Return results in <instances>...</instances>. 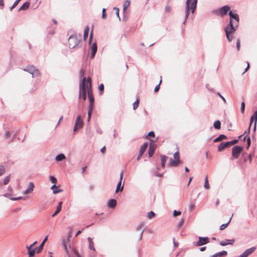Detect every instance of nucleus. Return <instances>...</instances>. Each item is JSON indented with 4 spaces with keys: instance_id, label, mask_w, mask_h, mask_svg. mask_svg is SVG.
<instances>
[{
    "instance_id": "nucleus-54",
    "label": "nucleus",
    "mask_w": 257,
    "mask_h": 257,
    "mask_svg": "<svg viewBox=\"0 0 257 257\" xmlns=\"http://www.w3.org/2000/svg\"><path fill=\"white\" fill-rule=\"evenodd\" d=\"M105 11L106 9L104 8H103L102 11V18L103 19L106 18Z\"/></svg>"
},
{
    "instance_id": "nucleus-31",
    "label": "nucleus",
    "mask_w": 257,
    "mask_h": 257,
    "mask_svg": "<svg viewBox=\"0 0 257 257\" xmlns=\"http://www.w3.org/2000/svg\"><path fill=\"white\" fill-rule=\"evenodd\" d=\"M214 127L215 129L219 130L221 128V123L219 120H216L214 123Z\"/></svg>"
},
{
    "instance_id": "nucleus-58",
    "label": "nucleus",
    "mask_w": 257,
    "mask_h": 257,
    "mask_svg": "<svg viewBox=\"0 0 257 257\" xmlns=\"http://www.w3.org/2000/svg\"><path fill=\"white\" fill-rule=\"evenodd\" d=\"M92 37H93V34H92V31H91L90 34V36H89V42H88V43L89 45H90V44L92 42Z\"/></svg>"
},
{
    "instance_id": "nucleus-60",
    "label": "nucleus",
    "mask_w": 257,
    "mask_h": 257,
    "mask_svg": "<svg viewBox=\"0 0 257 257\" xmlns=\"http://www.w3.org/2000/svg\"><path fill=\"white\" fill-rule=\"evenodd\" d=\"M144 229H143V230H142L140 233V236H139V240H141L142 239V237H143V233H144Z\"/></svg>"
},
{
    "instance_id": "nucleus-57",
    "label": "nucleus",
    "mask_w": 257,
    "mask_h": 257,
    "mask_svg": "<svg viewBox=\"0 0 257 257\" xmlns=\"http://www.w3.org/2000/svg\"><path fill=\"white\" fill-rule=\"evenodd\" d=\"M183 222H184L183 219H181V220L178 222V223L177 224V227L178 228H180V227H181Z\"/></svg>"
},
{
    "instance_id": "nucleus-64",
    "label": "nucleus",
    "mask_w": 257,
    "mask_h": 257,
    "mask_svg": "<svg viewBox=\"0 0 257 257\" xmlns=\"http://www.w3.org/2000/svg\"><path fill=\"white\" fill-rule=\"evenodd\" d=\"M96 132H97V133H98L99 134H102V130L100 127H98L97 128Z\"/></svg>"
},
{
    "instance_id": "nucleus-9",
    "label": "nucleus",
    "mask_w": 257,
    "mask_h": 257,
    "mask_svg": "<svg viewBox=\"0 0 257 257\" xmlns=\"http://www.w3.org/2000/svg\"><path fill=\"white\" fill-rule=\"evenodd\" d=\"M209 242V239L208 237H198V240L196 242L197 246H201Z\"/></svg>"
},
{
    "instance_id": "nucleus-19",
    "label": "nucleus",
    "mask_w": 257,
    "mask_h": 257,
    "mask_svg": "<svg viewBox=\"0 0 257 257\" xmlns=\"http://www.w3.org/2000/svg\"><path fill=\"white\" fill-rule=\"evenodd\" d=\"M230 10V7L228 6H224L219 9V13L222 16L226 15L227 12Z\"/></svg>"
},
{
    "instance_id": "nucleus-20",
    "label": "nucleus",
    "mask_w": 257,
    "mask_h": 257,
    "mask_svg": "<svg viewBox=\"0 0 257 257\" xmlns=\"http://www.w3.org/2000/svg\"><path fill=\"white\" fill-rule=\"evenodd\" d=\"M235 242V239H225V240H223V241H221L220 242V244L221 245V246H225V245H228V244H230V245H232L234 242Z\"/></svg>"
},
{
    "instance_id": "nucleus-51",
    "label": "nucleus",
    "mask_w": 257,
    "mask_h": 257,
    "mask_svg": "<svg viewBox=\"0 0 257 257\" xmlns=\"http://www.w3.org/2000/svg\"><path fill=\"white\" fill-rule=\"evenodd\" d=\"M23 198H24L23 197L20 196V197H11L10 199L12 200H13V201H16V200H20V199H22Z\"/></svg>"
},
{
    "instance_id": "nucleus-56",
    "label": "nucleus",
    "mask_w": 257,
    "mask_h": 257,
    "mask_svg": "<svg viewBox=\"0 0 257 257\" xmlns=\"http://www.w3.org/2000/svg\"><path fill=\"white\" fill-rule=\"evenodd\" d=\"M228 142H229L230 146H231V145H233L237 143L238 142V140H232L231 141H229Z\"/></svg>"
},
{
    "instance_id": "nucleus-24",
    "label": "nucleus",
    "mask_w": 257,
    "mask_h": 257,
    "mask_svg": "<svg viewBox=\"0 0 257 257\" xmlns=\"http://www.w3.org/2000/svg\"><path fill=\"white\" fill-rule=\"evenodd\" d=\"M62 202H59V203L57 206L56 210H55V212L52 215V217L55 216L56 215H57L60 212V211L61 210V208H62Z\"/></svg>"
},
{
    "instance_id": "nucleus-17",
    "label": "nucleus",
    "mask_w": 257,
    "mask_h": 257,
    "mask_svg": "<svg viewBox=\"0 0 257 257\" xmlns=\"http://www.w3.org/2000/svg\"><path fill=\"white\" fill-rule=\"evenodd\" d=\"M70 242V240H68L66 239L63 240V247L66 253H68V248L71 247Z\"/></svg>"
},
{
    "instance_id": "nucleus-32",
    "label": "nucleus",
    "mask_w": 257,
    "mask_h": 257,
    "mask_svg": "<svg viewBox=\"0 0 257 257\" xmlns=\"http://www.w3.org/2000/svg\"><path fill=\"white\" fill-rule=\"evenodd\" d=\"M232 216H233V214L232 215ZM232 216H231V217H230V218L229 219V221H228L226 223L223 224H222V225L220 226V230H223V229H224L225 228H226V227H227V226H228V224L229 223V222H230V220H231V218H232Z\"/></svg>"
},
{
    "instance_id": "nucleus-29",
    "label": "nucleus",
    "mask_w": 257,
    "mask_h": 257,
    "mask_svg": "<svg viewBox=\"0 0 257 257\" xmlns=\"http://www.w3.org/2000/svg\"><path fill=\"white\" fill-rule=\"evenodd\" d=\"M89 31V27L88 26L86 27L84 30V34H83V38H84V40H85L86 39V38L88 37Z\"/></svg>"
},
{
    "instance_id": "nucleus-2",
    "label": "nucleus",
    "mask_w": 257,
    "mask_h": 257,
    "mask_svg": "<svg viewBox=\"0 0 257 257\" xmlns=\"http://www.w3.org/2000/svg\"><path fill=\"white\" fill-rule=\"evenodd\" d=\"M228 15L230 17V21L229 24L226 27L237 28L239 20L238 15L236 14H233L232 11H230Z\"/></svg>"
},
{
    "instance_id": "nucleus-5",
    "label": "nucleus",
    "mask_w": 257,
    "mask_h": 257,
    "mask_svg": "<svg viewBox=\"0 0 257 257\" xmlns=\"http://www.w3.org/2000/svg\"><path fill=\"white\" fill-rule=\"evenodd\" d=\"M80 42V40L76 36L71 35L68 39L69 47L70 49H73L76 47Z\"/></svg>"
},
{
    "instance_id": "nucleus-10",
    "label": "nucleus",
    "mask_w": 257,
    "mask_h": 257,
    "mask_svg": "<svg viewBox=\"0 0 257 257\" xmlns=\"http://www.w3.org/2000/svg\"><path fill=\"white\" fill-rule=\"evenodd\" d=\"M123 171L121 170V172L120 173L119 181V182L117 183V186H116V190H115V193H117V192H118L119 191H121L123 190V185L121 186V182H122V177H123Z\"/></svg>"
},
{
    "instance_id": "nucleus-38",
    "label": "nucleus",
    "mask_w": 257,
    "mask_h": 257,
    "mask_svg": "<svg viewBox=\"0 0 257 257\" xmlns=\"http://www.w3.org/2000/svg\"><path fill=\"white\" fill-rule=\"evenodd\" d=\"M10 175H8V176H7L5 179H4V184L6 185H7L10 180Z\"/></svg>"
},
{
    "instance_id": "nucleus-22",
    "label": "nucleus",
    "mask_w": 257,
    "mask_h": 257,
    "mask_svg": "<svg viewBox=\"0 0 257 257\" xmlns=\"http://www.w3.org/2000/svg\"><path fill=\"white\" fill-rule=\"evenodd\" d=\"M228 146H230V145H229L228 142H225V143H221L218 146V151H220V152L222 151L225 148L228 147Z\"/></svg>"
},
{
    "instance_id": "nucleus-21",
    "label": "nucleus",
    "mask_w": 257,
    "mask_h": 257,
    "mask_svg": "<svg viewBox=\"0 0 257 257\" xmlns=\"http://www.w3.org/2000/svg\"><path fill=\"white\" fill-rule=\"evenodd\" d=\"M75 125L79 128H81L83 125V121L81 118L80 115H78L76 117Z\"/></svg>"
},
{
    "instance_id": "nucleus-59",
    "label": "nucleus",
    "mask_w": 257,
    "mask_h": 257,
    "mask_svg": "<svg viewBox=\"0 0 257 257\" xmlns=\"http://www.w3.org/2000/svg\"><path fill=\"white\" fill-rule=\"evenodd\" d=\"M217 94L219 96V97L222 99V100L223 101L224 103H226V101L225 98L219 93L218 92Z\"/></svg>"
},
{
    "instance_id": "nucleus-23",
    "label": "nucleus",
    "mask_w": 257,
    "mask_h": 257,
    "mask_svg": "<svg viewBox=\"0 0 257 257\" xmlns=\"http://www.w3.org/2000/svg\"><path fill=\"white\" fill-rule=\"evenodd\" d=\"M107 205L109 207L114 208L116 205V201L114 199H109L107 201Z\"/></svg>"
},
{
    "instance_id": "nucleus-18",
    "label": "nucleus",
    "mask_w": 257,
    "mask_h": 257,
    "mask_svg": "<svg viewBox=\"0 0 257 257\" xmlns=\"http://www.w3.org/2000/svg\"><path fill=\"white\" fill-rule=\"evenodd\" d=\"M47 239H48V236L47 235L45 236V237L43 239V241L41 243L40 245L39 246L36 247V250H37V253H39L40 252H41L43 248L44 244H45V242L47 240Z\"/></svg>"
},
{
    "instance_id": "nucleus-41",
    "label": "nucleus",
    "mask_w": 257,
    "mask_h": 257,
    "mask_svg": "<svg viewBox=\"0 0 257 257\" xmlns=\"http://www.w3.org/2000/svg\"><path fill=\"white\" fill-rule=\"evenodd\" d=\"M144 225V223L143 222H141L138 225V226L136 227V230L137 231H141L142 229V226Z\"/></svg>"
},
{
    "instance_id": "nucleus-39",
    "label": "nucleus",
    "mask_w": 257,
    "mask_h": 257,
    "mask_svg": "<svg viewBox=\"0 0 257 257\" xmlns=\"http://www.w3.org/2000/svg\"><path fill=\"white\" fill-rule=\"evenodd\" d=\"M255 119V117L253 115H252L250 117V123H249V126L248 128V133H249L250 132V126H251V125L253 122V121L254 120V119Z\"/></svg>"
},
{
    "instance_id": "nucleus-13",
    "label": "nucleus",
    "mask_w": 257,
    "mask_h": 257,
    "mask_svg": "<svg viewBox=\"0 0 257 257\" xmlns=\"http://www.w3.org/2000/svg\"><path fill=\"white\" fill-rule=\"evenodd\" d=\"M148 146V143L146 142L141 147V148H140V151H139V154L138 155V156L137 157L138 160L140 159L141 156H142V155L144 154V153L146 150Z\"/></svg>"
},
{
    "instance_id": "nucleus-40",
    "label": "nucleus",
    "mask_w": 257,
    "mask_h": 257,
    "mask_svg": "<svg viewBox=\"0 0 257 257\" xmlns=\"http://www.w3.org/2000/svg\"><path fill=\"white\" fill-rule=\"evenodd\" d=\"M49 179L51 182L54 184L57 182V179L53 176H50Z\"/></svg>"
},
{
    "instance_id": "nucleus-14",
    "label": "nucleus",
    "mask_w": 257,
    "mask_h": 257,
    "mask_svg": "<svg viewBox=\"0 0 257 257\" xmlns=\"http://www.w3.org/2000/svg\"><path fill=\"white\" fill-rule=\"evenodd\" d=\"M90 50L91 52L90 57L91 59H92L94 57L97 50V44L96 42L92 43L91 46L90 47Z\"/></svg>"
},
{
    "instance_id": "nucleus-15",
    "label": "nucleus",
    "mask_w": 257,
    "mask_h": 257,
    "mask_svg": "<svg viewBox=\"0 0 257 257\" xmlns=\"http://www.w3.org/2000/svg\"><path fill=\"white\" fill-rule=\"evenodd\" d=\"M88 97L89 101V105L93 106V102L94 101V98L93 95L92 90L91 88H88L87 89Z\"/></svg>"
},
{
    "instance_id": "nucleus-50",
    "label": "nucleus",
    "mask_w": 257,
    "mask_h": 257,
    "mask_svg": "<svg viewBox=\"0 0 257 257\" xmlns=\"http://www.w3.org/2000/svg\"><path fill=\"white\" fill-rule=\"evenodd\" d=\"M87 82L88 84V86H87V88H91V80L90 77H88Z\"/></svg>"
},
{
    "instance_id": "nucleus-1",
    "label": "nucleus",
    "mask_w": 257,
    "mask_h": 257,
    "mask_svg": "<svg viewBox=\"0 0 257 257\" xmlns=\"http://www.w3.org/2000/svg\"><path fill=\"white\" fill-rule=\"evenodd\" d=\"M197 0H187L185 4V20L183 23L185 25L190 12L193 14L195 11Z\"/></svg>"
},
{
    "instance_id": "nucleus-44",
    "label": "nucleus",
    "mask_w": 257,
    "mask_h": 257,
    "mask_svg": "<svg viewBox=\"0 0 257 257\" xmlns=\"http://www.w3.org/2000/svg\"><path fill=\"white\" fill-rule=\"evenodd\" d=\"M89 248L90 249H91V250H92L93 251H95V247H94V242H93L89 243Z\"/></svg>"
},
{
    "instance_id": "nucleus-62",
    "label": "nucleus",
    "mask_w": 257,
    "mask_h": 257,
    "mask_svg": "<svg viewBox=\"0 0 257 257\" xmlns=\"http://www.w3.org/2000/svg\"><path fill=\"white\" fill-rule=\"evenodd\" d=\"M148 136L149 137H155V133L153 131H151L149 133H148Z\"/></svg>"
},
{
    "instance_id": "nucleus-46",
    "label": "nucleus",
    "mask_w": 257,
    "mask_h": 257,
    "mask_svg": "<svg viewBox=\"0 0 257 257\" xmlns=\"http://www.w3.org/2000/svg\"><path fill=\"white\" fill-rule=\"evenodd\" d=\"M155 213L153 211H151L148 213V217L149 219H151L152 217L155 216Z\"/></svg>"
},
{
    "instance_id": "nucleus-26",
    "label": "nucleus",
    "mask_w": 257,
    "mask_h": 257,
    "mask_svg": "<svg viewBox=\"0 0 257 257\" xmlns=\"http://www.w3.org/2000/svg\"><path fill=\"white\" fill-rule=\"evenodd\" d=\"M30 6V3L29 2L25 3L19 9V11L26 10L29 8Z\"/></svg>"
},
{
    "instance_id": "nucleus-7",
    "label": "nucleus",
    "mask_w": 257,
    "mask_h": 257,
    "mask_svg": "<svg viewBox=\"0 0 257 257\" xmlns=\"http://www.w3.org/2000/svg\"><path fill=\"white\" fill-rule=\"evenodd\" d=\"M242 150H243V148L241 146H234L232 149V156L233 159H237L238 157V156H239V154H240V153L241 152V151H242Z\"/></svg>"
},
{
    "instance_id": "nucleus-63",
    "label": "nucleus",
    "mask_w": 257,
    "mask_h": 257,
    "mask_svg": "<svg viewBox=\"0 0 257 257\" xmlns=\"http://www.w3.org/2000/svg\"><path fill=\"white\" fill-rule=\"evenodd\" d=\"M98 88H99V90L100 91H103V90H104V85H103V84L102 83V84H101L99 86Z\"/></svg>"
},
{
    "instance_id": "nucleus-36",
    "label": "nucleus",
    "mask_w": 257,
    "mask_h": 257,
    "mask_svg": "<svg viewBox=\"0 0 257 257\" xmlns=\"http://www.w3.org/2000/svg\"><path fill=\"white\" fill-rule=\"evenodd\" d=\"M130 1L126 0L125 1L124 4L123 5V11H125L126 9L130 6Z\"/></svg>"
},
{
    "instance_id": "nucleus-27",
    "label": "nucleus",
    "mask_w": 257,
    "mask_h": 257,
    "mask_svg": "<svg viewBox=\"0 0 257 257\" xmlns=\"http://www.w3.org/2000/svg\"><path fill=\"white\" fill-rule=\"evenodd\" d=\"M227 252L226 251L223 250L222 251L218 252H217V253L213 254L211 256V257H217L219 255H227Z\"/></svg>"
},
{
    "instance_id": "nucleus-4",
    "label": "nucleus",
    "mask_w": 257,
    "mask_h": 257,
    "mask_svg": "<svg viewBox=\"0 0 257 257\" xmlns=\"http://www.w3.org/2000/svg\"><path fill=\"white\" fill-rule=\"evenodd\" d=\"M237 28L226 27L224 28V31L226 34V37L229 42H231L233 39V34L235 33Z\"/></svg>"
},
{
    "instance_id": "nucleus-61",
    "label": "nucleus",
    "mask_w": 257,
    "mask_h": 257,
    "mask_svg": "<svg viewBox=\"0 0 257 257\" xmlns=\"http://www.w3.org/2000/svg\"><path fill=\"white\" fill-rule=\"evenodd\" d=\"M10 136V133L9 131H6L5 132V136L6 138H9Z\"/></svg>"
},
{
    "instance_id": "nucleus-6",
    "label": "nucleus",
    "mask_w": 257,
    "mask_h": 257,
    "mask_svg": "<svg viewBox=\"0 0 257 257\" xmlns=\"http://www.w3.org/2000/svg\"><path fill=\"white\" fill-rule=\"evenodd\" d=\"M23 70L24 71H27L31 74L32 75V77L38 76L40 75V72L39 70L35 68V67L33 65L28 66Z\"/></svg>"
},
{
    "instance_id": "nucleus-8",
    "label": "nucleus",
    "mask_w": 257,
    "mask_h": 257,
    "mask_svg": "<svg viewBox=\"0 0 257 257\" xmlns=\"http://www.w3.org/2000/svg\"><path fill=\"white\" fill-rule=\"evenodd\" d=\"M166 162H161V166L157 168V171L153 170V173L154 176L157 177H161L164 173L162 169H164Z\"/></svg>"
},
{
    "instance_id": "nucleus-45",
    "label": "nucleus",
    "mask_w": 257,
    "mask_h": 257,
    "mask_svg": "<svg viewBox=\"0 0 257 257\" xmlns=\"http://www.w3.org/2000/svg\"><path fill=\"white\" fill-rule=\"evenodd\" d=\"M139 103V99H137V100L133 103V108L134 110H135L138 107Z\"/></svg>"
},
{
    "instance_id": "nucleus-52",
    "label": "nucleus",
    "mask_w": 257,
    "mask_h": 257,
    "mask_svg": "<svg viewBox=\"0 0 257 257\" xmlns=\"http://www.w3.org/2000/svg\"><path fill=\"white\" fill-rule=\"evenodd\" d=\"M181 214V212L180 211L174 210L173 211V215L174 216H176L178 215H180Z\"/></svg>"
},
{
    "instance_id": "nucleus-3",
    "label": "nucleus",
    "mask_w": 257,
    "mask_h": 257,
    "mask_svg": "<svg viewBox=\"0 0 257 257\" xmlns=\"http://www.w3.org/2000/svg\"><path fill=\"white\" fill-rule=\"evenodd\" d=\"M85 82L86 78L83 77L79 86V97H82L83 100H85L86 98Z\"/></svg>"
},
{
    "instance_id": "nucleus-49",
    "label": "nucleus",
    "mask_w": 257,
    "mask_h": 257,
    "mask_svg": "<svg viewBox=\"0 0 257 257\" xmlns=\"http://www.w3.org/2000/svg\"><path fill=\"white\" fill-rule=\"evenodd\" d=\"M5 172V167L3 166H0V176L2 175Z\"/></svg>"
},
{
    "instance_id": "nucleus-30",
    "label": "nucleus",
    "mask_w": 257,
    "mask_h": 257,
    "mask_svg": "<svg viewBox=\"0 0 257 257\" xmlns=\"http://www.w3.org/2000/svg\"><path fill=\"white\" fill-rule=\"evenodd\" d=\"M174 160L170 159V161H180L179 153L178 152H175L174 154Z\"/></svg>"
},
{
    "instance_id": "nucleus-53",
    "label": "nucleus",
    "mask_w": 257,
    "mask_h": 257,
    "mask_svg": "<svg viewBox=\"0 0 257 257\" xmlns=\"http://www.w3.org/2000/svg\"><path fill=\"white\" fill-rule=\"evenodd\" d=\"M218 138L219 139V140L220 141L221 140H224V139H227V137L226 136L224 135H220L219 136H218Z\"/></svg>"
},
{
    "instance_id": "nucleus-28",
    "label": "nucleus",
    "mask_w": 257,
    "mask_h": 257,
    "mask_svg": "<svg viewBox=\"0 0 257 257\" xmlns=\"http://www.w3.org/2000/svg\"><path fill=\"white\" fill-rule=\"evenodd\" d=\"M65 156L63 154L61 153L56 156L55 161H62L63 160L65 159Z\"/></svg>"
},
{
    "instance_id": "nucleus-34",
    "label": "nucleus",
    "mask_w": 257,
    "mask_h": 257,
    "mask_svg": "<svg viewBox=\"0 0 257 257\" xmlns=\"http://www.w3.org/2000/svg\"><path fill=\"white\" fill-rule=\"evenodd\" d=\"M180 162H169L168 166L170 167H176L177 166Z\"/></svg>"
},
{
    "instance_id": "nucleus-55",
    "label": "nucleus",
    "mask_w": 257,
    "mask_h": 257,
    "mask_svg": "<svg viewBox=\"0 0 257 257\" xmlns=\"http://www.w3.org/2000/svg\"><path fill=\"white\" fill-rule=\"evenodd\" d=\"M236 49L237 50V51H239L240 50V40L239 39H237V42H236Z\"/></svg>"
},
{
    "instance_id": "nucleus-11",
    "label": "nucleus",
    "mask_w": 257,
    "mask_h": 257,
    "mask_svg": "<svg viewBox=\"0 0 257 257\" xmlns=\"http://www.w3.org/2000/svg\"><path fill=\"white\" fill-rule=\"evenodd\" d=\"M34 183L33 182H30L29 183L27 189L26 190L24 191L22 194L23 195H26L32 193L34 191Z\"/></svg>"
},
{
    "instance_id": "nucleus-37",
    "label": "nucleus",
    "mask_w": 257,
    "mask_h": 257,
    "mask_svg": "<svg viewBox=\"0 0 257 257\" xmlns=\"http://www.w3.org/2000/svg\"><path fill=\"white\" fill-rule=\"evenodd\" d=\"M21 1V0H16L13 5V6L10 8V10L12 11L13 10V9H14L17 6V5Z\"/></svg>"
},
{
    "instance_id": "nucleus-25",
    "label": "nucleus",
    "mask_w": 257,
    "mask_h": 257,
    "mask_svg": "<svg viewBox=\"0 0 257 257\" xmlns=\"http://www.w3.org/2000/svg\"><path fill=\"white\" fill-rule=\"evenodd\" d=\"M51 189L53 190V193L55 194L62 192V190L59 189V187L56 186L55 184L53 185Z\"/></svg>"
},
{
    "instance_id": "nucleus-16",
    "label": "nucleus",
    "mask_w": 257,
    "mask_h": 257,
    "mask_svg": "<svg viewBox=\"0 0 257 257\" xmlns=\"http://www.w3.org/2000/svg\"><path fill=\"white\" fill-rule=\"evenodd\" d=\"M156 148V145L154 143H151L150 144L148 150V154L150 157L153 156L155 152Z\"/></svg>"
},
{
    "instance_id": "nucleus-43",
    "label": "nucleus",
    "mask_w": 257,
    "mask_h": 257,
    "mask_svg": "<svg viewBox=\"0 0 257 257\" xmlns=\"http://www.w3.org/2000/svg\"><path fill=\"white\" fill-rule=\"evenodd\" d=\"M245 109V103L244 102H242L241 104L240 107V112L241 113H244Z\"/></svg>"
},
{
    "instance_id": "nucleus-35",
    "label": "nucleus",
    "mask_w": 257,
    "mask_h": 257,
    "mask_svg": "<svg viewBox=\"0 0 257 257\" xmlns=\"http://www.w3.org/2000/svg\"><path fill=\"white\" fill-rule=\"evenodd\" d=\"M36 252L37 253V250H36V248L33 249L32 250H30V251L28 252L29 257L34 256Z\"/></svg>"
},
{
    "instance_id": "nucleus-33",
    "label": "nucleus",
    "mask_w": 257,
    "mask_h": 257,
    "mask_svg": "<svg viewBox=\"0 0 257 257\" xmlns=\"http://www.w3.org/2000/svg\"><path fill=\"white\" fill-rule=\"evenodd\" d=\"M204 187L205 189H209V185L208 183V177L207 176H206L205 178V182L204 184Z\"/></svg>"
},
{
    "instance_id": "nucleus-12",
    "label": "nucleus",
    "mask_w": 257,
    "mask_h": 257,
    "mask_svg": "<svg viewBox=\"0 0 257 257\" xmlns=\"http://www.w3.org/2000/svg\"><path fill=\"white\" fill-rule=\"evenodd\" d=\"M256 249V247L253 246L246 249L241 254L242 257H247L248 255L253 253Z\"/></svg>"
},
{
    "instance_id": "nucleus-47",
    "label": "nucleus",
    "mask_w": 257,
    "mask_h": 257,
    "mask_svg": "<svg viewBox=\"0 0 257 257\" xmlns=\"http://www.w3.org/2000/svg\"><path fill=\"white\" fill-rule=\"evenodd\" d=\"M113 9L115 11L116 16L119 19V20L120 21V18L119 16V9L116 7H114Z\"/></svg>"
},
{
    "instance_id": "nucleus-42",
    "label": "nucleus",
    "mask_w": 257,
    "mask_h": 257,
    "mask_svg": "<svg viewBox=\"0 0 257 257\" xmlns=\"http://www.w3.org/2000/svg\"><path fill=\"white\" fill-rule=\"evenodd\" d=\"M92 109H93V106L91 104L89 105L88 110V112H87L88 115H89V116L91 115Z\"/></svg>"
},
{
    "instance_id": "nucleus-48",
    "label": "nucleus",
    "mask_w": 257,
    "mask_h": 257,
    "mask_svg": "<svg viewBox=\"0 0 257 257\" xmlns=\"http://www.w3.org/2000/svg\"><path fill=\"white\" fill-rule=\"evenodd\" d=\"M161 82H162V79H161L159 84L156 85L155 88V89H154V92H156L159 91V90L160 89V85L161 84Z\"/></svg>"
}]
</instances>
